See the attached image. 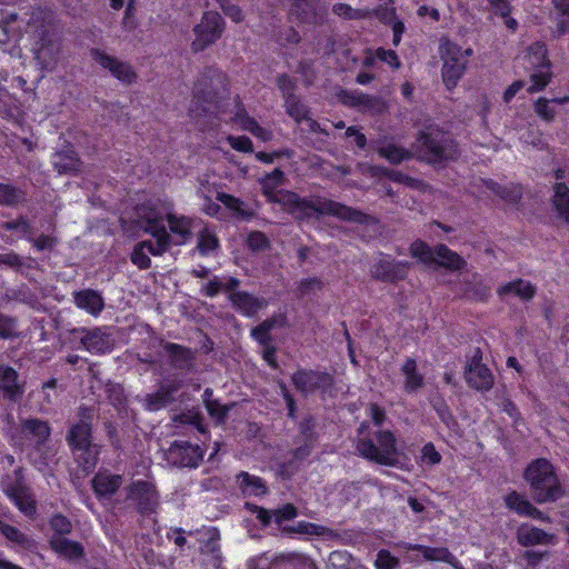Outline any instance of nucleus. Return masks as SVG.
<instances>
[{
	"label": "nucleus",
	"mask_w": 569,
	"mask_h": 569,
	"mask_svg": "<svg viewBox=\"0 0 569 569\" xmlns=\"http://www.w3.org/2000/svg\"><path fill=\"white\" fill-rule=\"evenodd\" d=\"M486 187L503 201L516 204L522 198V187L516 183L501 184L493 180H488Z\"/></svg>",
	"instance_id": "7c9ffc66"
},
{
	"label": "nucleus",
	"mask_w": 569,
	"mask_h": 569,
	"mask_svg": "<svg viewBox=\"0 0 569 569\" xmlns=\"http://www.w3.org/2000/svg\"><path fill=\"white\" fill-rule=\"evenodd\" d=\"M507 508L515 511L519 516L538 519L541 521H550V518L537 509L523 495L511 491L505 497Z\"/></svg>",
	"instance_id": "aec40b11"
},
{
	"label": "nucleus",
	"mask_w": 569,
	"mask_h": 569,
	"mask_svg": "<svg viewBox=\"0 0 569 569\" xmlns=\"http://www.w3.org/2000/svg\"><path fill=\"white\" fill-rule=\"evenodd\" d=\"M128 499L137 502L138 511L142 515L153 512L158 507V492L148 481H137L127 488Z\"/></svg>",
	"instance_id": "2eb2a0df"
},
{
	"label": "nucleus",
	"mask_w": 569,
	"mask_h": 569,
	"mask_svg": "<svg viewBox=\"0 0 569 569\" xmlns=\"http://www.w3.org/2000/svg\"><path fill=\"white\" fill-rule=\"evenodd\" d=\"M376 151L379 157L386 159L391 164H400L412 158L411 151L395 143H387L386 146L377 147Z\"/></svg>",
	"instance_id": "4c0bfd02"
},
{
	"label": "nucleus",
	"mask_w": 569,
	"mask_h": 569,
	"mask_svg": "<svg viewBox=\"0 0 569 569\" xmlns=\"http://www.w3.org/2000/svg\"><path fill=\"white\" fill-rule=\"evenodd\" d=\"M276 204L297 220L330 216L347 222L367 224L370 219L369 214L341 202L320 196L300 197L291 190L284 191Z\"/></svg>",
	"instance_id": "f257e3e1"
},
{
	"label": "nucleus",
	"mask_w": 569,
	"mask_h": 569,
	"mask_svg": "<svg viewBox=\"0 0 569 569\" xmlns=\"http://www.w3.org/2000/svg\"><path fill=\"white\" fill-rule=\"evenodd\" d=\"M463 378L469 388L480 392L490 391L495 383L493 373L487 365L466 366Z\"/></svg>",
	"instance_id": "f3484780"
},
{
	"label": "nucleus",
	"mask_w": 569,
	"mask_h": 569,
	"mask_svg": "<svg viewBox=\"0 0 569 569\" xmlns=\"http://www.w3.org/2000/svg\"><path fill=\"white\" fill-rule=\"evenodd\" d=\"M419 150L430 163L455 161L460 157L459 144L449 131L438 126H428L417 137Z\"/></svg>",
	"instance_id": "f03ea898"
},
{
	"label": "nucleus",
	"mask_w": 569,
	"mask_h": 569,
	"mask_svg": "<svg viewBox=\"0 0 569 569\" xmlns=\"http://www.w3.org/2000/svg\"><path fill=\"white\" fill-rule=\"evenodd\" d=\"M162 348L173 368L189 370L192 367L196 356L191 348L169 341L164 342Z\"/></svg>",
	"instance_id": "6ab92c4d"
},
{
	"label": "nucleus",
	"mask_w": 569,
	"mask_h": 569,
	"mask_svg": "<svg viewBox=\"0 0 569 569\" xmlns=\"http://www.w3.org/2000/svg\"><path fill=\"white\" fill-rule=\"evenodd\" d=\"M0 531L8 540L12 542H17L19 545H26L28 542V537L13 526L1 522Z\"/></svg>",
	"instance_id": "13d9d810"
},
{
	"label": "nucleus",
	"mask_w": 569,
	"mask_h": 569,
	"mask_svg": "<svg viewBox=\"0 0 569 569\" xmlns=\"http://www.w3.org/2000/svg\"><path fill=\"white\" fill-rule=\"evenodd\" d=\"M173 420L179 423L190 425L201 433L206 432L204 419L199 411L181 412Z\"/></svg>",
	"instance_id": "49530a36"
},
{
	"label": "nucleus",
	"mask_w": 569,
	"mask_h": 569,
	"mask_svg": "<svg viewBox=\"0 0 569 569\" xmlns=\"http://www.w3.org/2000/svg\"><path fill=\"white\" fill-rule=\"evenodd\" d=\"M276 83L278 89L281 91L283 99L290 94H296V83L287 73L278 74Z\"/></svg>",
	"instance_id": "69168bd1"
},
{
	"label": "nucleus",
	"mask_w": 569,
	"mask_h": 569,
	"mask_svg": "<svg viewBox=\"0 0 569 569\" xmlns=\"http://www.w3.org/2000/svg\"><path fill=\"white\" fill-rule=\"evenodd\" d=\"M67 442L77 462H98L100 446L92 442L90 422L81 420L72 425L67 435Z\"/></svg>",
	"instance_id": "6e6552de"
},
{
	"label": "nucleus",
	"mask_w": 569,
	"mask_h": 569,
	"mask_svg": "<svg viewBox=\"0 0 569 569\" xmlns=\"http://www.w3.org/2000/svg\"><path fill=\"white\" fill-rule=\"evenodd\" d=\"M359 455L370 462H399L397 455V438L390 430H378L372 438H362L357 442Z\"/></svg>",
	"instance_id": "0eeeda50"
},
{
	"label": "nucleus",
	"mask_w": 569,
	"mask_h": 569,
	"mask_svg": "<svg viewBox=\"0 0 569 569\" xmlns=\"http://www.w3.org/2000/svg\"><path fill=\"white\" fill-rule=\"evenodd\" d=\"M283 107L287 114L292 118L296 122L300 123L303 119H308L310 114L309 108L303 104L297 94H290L286 97Z\"/></svg>",
	"instance_id": "ea45409f"
},
{
	"label": "nucleus",
	"mask_w": 569,
	"mask_h": 569,
	"mask_svg": "<svg viewBox=\"0 0 569 569\" xmlns=\"http://www.w3.org/2000/svg\"><path fill=\"white\" fill-rule=\"evenodd\" d=\"M51 528L58 533V536L67 535L71 531L72 525L68 518L62 515H56L50 521Z\"/></svg>",
	"instance_id": "338daca9"
},
{
	"label": "nucleus",
	"mask_w": 569,
	"mask_h": 569,
	"mask_svg": "<svg viewBox=\"0 0 569 569\" xmlns=\"http://www.w3.org/2000/svg\"><path fill=\"white\" fill-rule=\"evenodd\" d=\"M526 59L532 69L551 67L547 46L542 41H536L528 47Z\"/></svg>",
	"instance_id": "e433bc0d"
},
{
	"label": "nucleus",
	"mask_w": 569,
	"mask_h": 569,
	"mask_svg": "<svg viewBox=\"0 0 569 569\" xmlns=\"http://www.w3.org/2000/svg\"><path fill=\"white\" fill-rule=\"evenodd\" d=\"M74 305L93 317H98L104 309L102 295L93 289H82L73 293Z\"/></svg>",
	"instance_id": "b1692460"
},
{
	"label": "nucleus",
	"mask_w": 569,
	"mask_h": 569,
	"mask_svg": "<svg viewBox=\"0 0 569 569\" xmlns=\"http://www.w3.org/2000/svg\"><path fill=\"white\" fill-rule=\"evenodd\" d=\"M3 229L7 231H20L26 239L32 232L30 222L22 216L16 220L6 221Z\"/></svg>",
	"instance_id": "bf43d9fd"
},
{
	"label": "nucleus",
	"mask_w": 569,
	"mask_h": 569,
	"mask_svg": "<svg viewBox=\"0 0 569 569\" xmlns=\"http://www.w3.org/2000/svg\"><path fill=\"white\" fill-rule=\"evenodd\" d=\"M282 531L287 532V533L320 536L326 531V528L315 525V523L301 521V522H298L296 526L283 527Z\"/></svg>",
	"instance_id": "de8ad7c7"
},
{
	"label": "nucleus",
	"mask_w": 569,
	"mask_h": 569,
	"mask_svg": "<svg viewBox=\"0 0 569 569\" xmlns=\"http://www.w3.org/2000/svg\"><path fill=\"white\" fill-rule=\"evenodd\" d=\"M261 192L268 203H277L286 189L277 190L284 182V172L280 168H274L260 179Z\"/></svg>",
	"instance_id": "5701e85b"
},
{
	"label": "nucleus",
	"mask_w": 569,
	"mask_h": 569,
	"mask_svg": "<svg viewBox=\"0 0 569 569\" xmlns=\"http://www.w3.org/2000/svg\"><path fill=\"white\" fill-rule=\"evenodd\" d=\"M247 246L252 252L264 251L270 248V240L262 231H251L247 237Z\"/></svg>",
	"instance_id": "09e8293b"
},
{
	"label": "nucleus",
	"mask_w": 569,
	"mask_h": 569,
	"mask_svg": "<svg viewBox=\"0 0 569 569\" xmlns=\"http://www.w3.org/2000/svg\"><path fill=\"white\" fill-rule=\"evenodd\" d=\"M316 427V419L310 415L305 417L300 421L298 426L299 435L297 437L296 442L302 443V446L298 447L295 450L296 458H303L305 456L309 455L310 449L312 448L317 440Z\"/></svg>",
	"instance_id": "412c9836"
},
{
	"label": "nucleus",
	"mask_w": 569,
	"mask_h": 569,
	"mask_svg": "<svg viewBox=\"0 0 569 569\" xmlns=\"http://www.w3.org/2000/svg\"><path fill=\"white\" fill-rule=\"evenodd\" d=\"M208 415L219 422H223L228 416L230 408L223 406L218 399H213L204 405Z\"/></svg>",
	"instance_id": "5fc2aeb1"
},
{
	"label": "nucleus",
	"mask_w": 569,
	"mask_h": 569,
	"mask_svg": "<svg viewBox=\"0 0 569 569\" xmlns=\"http://www.w3.org/2000/svg\"><path fill=\"white\" fill-rule=\"evenodd\" d=\"M37 251L52 250L58 244V239L50 234L41 233L37 238L32 237V232L27 237Z\"/></svg>",
	"instance_id": "603ef678"
},
{
	"label": "nucleus",
	"mask_w": 569,
	"mask_h": 569,
	"mask_svg": "<svg viewBox=\"0 0 569 569\" xmlns=\"http://www.w3.org/2000/svg\"><path fill=\"white\" fill-rule=\"evenodd\" d=\"M338 101L349 108H358L362 111L380 110L383 102L377 96L363 93L358 90L339 88L336 91Z\"/></svg>",
	"instance_id": "dca6fc26"
},
{
	"label": "nucleus",
	"mask_w": 569,
	"mask_h": 569,
	"mask_svg": "<svg viewBox=\"0 0 569 569\" xmlns=\"http://www.w3.org/2000/svg\"><path fill=\"white\" fill-rule=\"evenodd\" d=\"M227 74L216 66H207L194 82L192 90V104L200 108L201 114H207L211 108H218L220 102V92L213 87V81L220 84H227Z\"/></svg>",
	"instance_id": "20e7f679"
},
{
	"label": "nucleus",
	"mask_w": 569,
	"mask_h": 569,
	"mask_svg": "<svg viewBox=\"0 0 569 569\" xmlns=\"http://www.w3.org/2000/svg\"><path fill=\"white\" fill-rule=\"evenodd\" d=\"M131 262L137 266L140 270L149 269L151 266V259L149 254L137 243L130 254Z\"/></svg>",
	"instance_id": "4d7b16f0"
},
{
	"label": "nucleus",
	"mask_w": 569,
	"mask_h": 569,
	"mask_svg": "<svg viewBox=\"0 0 569 569\" xmlns=\"http://www.w3.org/2000/svg\"><path fill=\"white\" fill-rule=\"evenodd\" d=\"M411 262L397 260L391 254L379 252L378 258L370 266V276L377 281L397 283L408 278Z\"/></svg>",
	"instance_id": "9b49d317"
},
{
	"label": "nucleus",
	"mask_w": 569,
	"mask_h": 569,
	"mask_svg": "<svg viewBox=\"0 0 569 569\" xmlns=\"http://www.w3.org/2000/svg\"><path fill=\"white\" fill-rule=\"evenodd\" d=\"M141 211L142 213H140L139 220L144 232L163 224V217L156 208L143 206Z\"/></svg>",
	"instance_id": "79ce46f5"
},
{
	"label": "nucleus",
	"mask_w": 569,
	"mask_h": 569,
	"mask_svg": "<svg viewBox=\"0 0 569 569\" xmlns=\"http://www.w3.org/2000/svg\"><path fill=\"white\" fill-rule=\"evenodd\" d=\"M279 388H280V391H281V396H282V398H283V400L286 402L287 417L289 419L295 420L297 418V402H296V399L290 393V391L288 390V388H287L284 382H280L279 383Z\"/></svg>",
	"instance_id": "e2e57ef3"
},
{
	"label": "nucleus",
	"mask_w": 569,
	"mask_h": 569,
	"mask_svg": "<svg viewBox=\"0 0 569 569\" xmlns=\"http://www.w3.org/2000/svg\"><path fill=\"white\" fill-rule=\"evenodd\" d=\"M332 12L345 20H360L365 17L360 9H355L350 4L342 2L335 3Z\"/></svg>",
	"instance_id": "3c124183"
},
{
	"label": "nucleus",
	"mask_w": 569,
	"mask_h": 569,
	"mask_svg": "<svg viewBox=\"0 0 569 569\" xmlns=\"http://www.w3.org/2000/svg\"><path fill=\"white\" fill-rule=\"evenodd\" d=\"M409 253L423 266H436L451 272L461 271L467 266L465 258L445 243L430 247L425 240L416 239L409 246Z\"/></svg>",
	"instance_id": "7ed1b4c3"
},
{
	"label": "nucleus",
	"mask_w": 569,
	"mask_h": 569,
	"mask_svg": "<svg viewBox=\"0 0 569 569\" xmlns=\"http://www.w3.org/2000/svg\"><path fill=\"white\" fill-rule=\"evenodd\" d=\"M525 479L530 483L532 497L538 503L556 501L562 496L552 465H528Z\"/></svg>",
	"instance_id": "39448f33"
},
{
	"label": "nucleus",
	"mask_w": 569,
	"mask_h": 569,
	"mask_svg": "<svg viewBox=\"0 0 569 569\" xmlns=\"http://www.w3.org/2000/svg\"><path fill=\"white\" fill-rule=\"evenodd\" d=\"M23 197V192L17 187L0 182V204L7 207L17 206Z\"/></svg>",
	"instance_id": "c03bdc74"
},
{
	"label": "nucleus",
	"mask_w": 569,
	"mask_h": 569,
	"mask_svg": "<svg viewBox=\"0 0 569 569\" xmlns=\"http://www.w3.org/2000/svg\"><path fill=\"white\" fill-rule=\"evenodd\" d=\"M535 112L537 113L538 117L546 121L553 120L556 116V111L549 107V100L543 97H540L536 100Z\"/></svg>",
	"instance_id": "680f3d73"
},
{
	"label": "nucleus",
	"mask_w": 569,
	"mask_h": 569,
	"mask_svg": "<svg viewBox=\"0 0 569 569\" xmlns=\"http://www.w3.org/2000/svg\"><path fill=\"white\" fill-rule=\"evenodd\" d=\"M377 569H397L399 559L393 557L388 550H380L376 559Z\"/></svg>",
	"instance_id": "052dcab7"
},
{
	"label": "nucleus",
	"mask_w": 569,
	"mask_h": 569,
	"mask_svg": "<svg viewBox=\"0 0 569 569\" xmlns=\"http://www.w3.org/2000/svg\"><path fill=\"white\" fill-rule=\"evenodd\" d=\"M239 479L242 486L247 489H251L252 493L262 495L266 492V487L260 478L242 472L239 475Z\"/></svg>",
	"instance_id": "6e6d98bb"
},
{
	"label": "nucleus",
	"mask_w": 569,
	"mask_h": 569,
	"mask_svg": "<svg viewBox=\"0 0 569 569\" xmlns=\"http://www.w3.org/2000/svg\"><path fill=\"white\" fill-rule=\"evenodd\" d=\"M227 141H228L229 146L238 152H244V153L253 152L252 141L247 136H228Z\"/></svg>",
	"instance_id": "864d4df0"
},
{
	"label": "nucleus",
	"mask_w": 569,
	"mask_h": 569,
	"mask_svg": "<svg viewBox=\"0 0 569 569\" xmlns=\"http://www.w3.org/2000/svg\"><path fill=\"white\" fill-rule=\"evenodd\" d=\"M224 27V20L219 12H203L201 21L193 27L196 39L191 42V51L198 53L216 43L221 38Z\"/></svg>",
	"instance_id": "1a4fd4ad"
},
{
	"label": "nucleus",
	"mask_w": 569,
	"mask_h": 569,
	"mask_svg": "<svg viewBox=\"0 0 569 569\" xmlns=\"http://www.w3.org/2000/svg\"><path fill=\"white\" fill-rule=\"evenodd\" d=\"M295 389L305 397L319 392H329L335 385V378L328 371L298 368L290 377Z\"/></svg>",
	"instance_id": "9d476101"
},
{
	"label": "nucleus",
	"mask_w": 569,
	"mask_h": 569,
	"mask_svg": "<svg viewBox=\"0 0 569 569\" xmlns=\"http://www.w3.org/2000/svg\"><path fill=\"white\" fill-rule=\"evenodd\" d=\"M291 6L289 10V16L295 17V19L300 23L312 22L316 17V6L318 0H290Z\"/></svg>",
	"instance_id": "473e14b6"
},
{
	"label": "nucleus",
	"mask_w": 569,
	"mask_h": 569,
	"mask_svg": "<svg viewBox=\"0 0 569 569\" xmlns=\"http://www.w3.org/2000/svg\"><path fill=\"white\" fill-rule=\"evenodd\" d=\"M60 161L56 162L59 172H76L79 171L80 160L74 151H66L58 154Z\"/></svg>",
	"instance_id": "a18cd8bd"
},
{
	"label": "nucleus",
	"mask_w": 569,
	"mask_h": 569,
	"mask_svg": "<svg viewBox=\"0 0 569 569\" xmlns=\"http://www.w3.org/2000/svg\"><path fill=\"white\" fill-rule=\"evenodd\" d=\"M50 546L52 550L69 560H77L83 556V547L81 543L71 541L61 536H53L50 540Z\"/></svg>",
	"instance_id": "c756f323"
},
{
	"label": "nucleus",
	"mask_w": 569,
	"mask_h": 569,
	"mask_svg": "<svg viewBox=\"0 0 569 569\" xmlns=\"http://www.w3.org/2000/svg\"><path fill=\"white\" fill-rule=\"evenodd\" d=\"M18 371L8 365H0V395L3 399L16 402L23 396V386L19 383Z\"/></svg>",
	"instance_id": "a211bd4d"
},
{
	"label": "nucleus",
	"mask_w": 569,
	"mask_h": 569,
	"mask_svg": "<svg viewBox=\"0 0 569 569\" xmlns=\"http://www.w3.org/2000/svg\"><path fill=\"white\" fill-rule=\"evenodd\" d=\"M400 371L405 377L403 390L407 393H417L425 386V376L418 370L415 358H406Z\"/></svg>",
	"instance_id": "a878e982"
},
{
	"label": "nucleus",
	"mask_w": 569,
	"mask_h": 569,
	"mask_svg": "<svg viewBox=\"0 0 569 569\" xmlns=\"http://www.w3.org/2000/svg\"><path fill=\"white\" fill-rule=\"evenodd\" d=\"M182 388L180 379H164L158 389L144 398L148 411H158L176 401V393Z\"/></svg>",
	"instance_id": "4468645a"
},
{
	"label": "nucleus",
	"mask_w": 569,
	"mask_h": 569,
	"mask_svg": "<svg viewBox=\"0 0 569 569\" xmlns=\"http://www.w3.org/2000/svg\"><path fill=\"white\" fill-rule=\"evenodd\" d=\"M219 247L220 241L213 231H210L208 228H203L199 231L196 249L201 257L210 256L213 251L219 249Z\"/></svg>",
	"instance_id": "58836bf2"
},
{
	"label": "nucleus",
	"mask_w": 569,
	"mask_h": 569,
	"mask_svg": "<svg viewBox=\"0 0 569 569\" xmlns=\"http://www.w3.org/2000/svg\"><path fill=\"white\" fill-rule=\"evenodd\" d=\"M229 301L244 317H252L267 306L263 298L256 297L247 291H238L229 295Z\"/></svg>",
	"instance_id": "4be33fe9"
},
{
	"label": "nucleus",
	"mask_w": 569,
	"mask_h": 569,
	"mask_svg": "<svg viewBox=\"0 0 569 569\" xmlns=\"http://www.w3.org/2000/svg\"><path fill=\"white\" fill-rule=\"evenodd\" d=\"M166 220L170 231L181 238V240L176 242V244H183L191 238V218L187 216H177L172 212H169L166 214Z\"/></svg>",
	"instance_id": "2f4dec72"
},
{
	"label": "nucleus",
	"mask_w": 569,
	"mask_h": 569,
	"mask_svg": "<svg viewBox=\"0 0 569 569\" xmlns=\"http://www.w3.org/2000/svg\"><path fill=\"white\" fill-rule=\"evenodd\" d=\"M217 200L244 221H250L254 217V211L252 209L243 208V201L240 198L226 192H218Z\"/></svg>",
	"instance_id": "c9c22d12"
},
{
	"label": "nucleus",
	"mask_w": 569,
	"mask_h": 569,
	"mask_svg": "<svg viewBox=\"0 0 569 569\" xmlns=\"http://www.w3.org/2000/svg\"><path fill=\"white\" fill-rule=\"evenodd\" d=\"M300 34L293 27H288L283 31H280L277 36V41L281 46L297 44L300 42Z\"/></svg>",
	"instance_id": "774afa93"
},
{
	"label": "nucleus",
	"mask_w": 569,
	"mask_h": 569,
	"mask_svg": "<svg viewBox=\"0 0 569 569\" xmlns=\"http://www.w3.org/2000/svg\"><path fill=\"white\" fill-rule=\"evenodd\" d=\"M551 77V67L533 69V72L530 74L531 83L527 88V91L529 93H536L545 90V88L550 83Z\"/></svg>",
	"instance_id": "a19ab883"
},
{
	"label": "nucleus",
	"mask_w": 569,
	"mask_h": 569,
	"mask_svg": "<svg viewBox=\"0 0 569 569\" xmlns=\"http://www.w3.org/2000/svg\"><path fill=\"white\" fill-rule=\"evenodd\" d=\"M473 53L471 48L462 49L457 43L446 39L440 43V54L443 60L441 76L448 90L457 87L466 72L468 58Z\"/></svg>",
	"instance_id": "423d86ee"
},
{
	"label": "nucleus",
	"mask_w": 569,
	"mask_h": 569,
	"mask_svg": "<svg viewBox=\"0 0 569 569\" xmlns=\"http://www.w3.org/2000/svg\"><path fill=\"white\" fill-rule=\"evenodd\" d=\"M276 319L268 318L251 330V337L261 346L271 345V330L276 327Z\"/></svg>",
	"instance_id": "37998d69"
},
{
	"label": "nucleus",
	"mask_w": 569,
	"mask_h": 569,
	"mask_svg": "<svg viewBox=\"0 0 569 569\" xmlns=\"http://www.w3.org/2000/svg\"><path fill=\"white\" fill-rule=\"evenodd\" d=\"M516 538L518 543L522 547L551 545L555 542L553 535L530 525L519 526L516 532Z\"/></svg>",
	"instance_id": "393cba45"
},
{
	"label": "nucleus",
	"mask_w": 569,
	"mask_h": 569,
	"mask_svg": "<svg viewBox=\"0 0 569 569\" xmlns=\"http://www.w3.org/2000/svg\"><path fill=\"white\" fill-rule=\"evenodd\" d=\"M408 549L420 551L427 561H443L449 563L453 569H465L448 548H432L422 545H413L409 546Z\"/></svg>",
	"instance_id": "cd10ccee"
},
{
	"label": "nucleus",
	"mask_w": 569,
	"mask_h": 569,
	"mask_svg": "<svg viewBox=\"0 0 569 569\" xmlns=\"http://www.w3.org/2000/svg\"><path fill=\"white\" fill-rule=\"evenodd\" d=\"M74 332L80 335V345L91 355H107L114 349L116 337L113 327H81L76 329Z\"/></svg>",
	"instance_id": "f8f14e48"
},
{
	"label": "nucleus",
	"mask_w": 569,
	"mask_h": 569,
	"mask_svg": "<svg viewBox=\"0 0 569 569\" xmlns=\"http://www.w3.org/2000/svg\"><path fill=\"white\" fill-rule=\"evenodd\" d=\"M94 493L98 497L112 496L121 486L122 477L120 475H111L107 470L99 471L91 480Z\"/></svg>",
	"instance_id": "bb28decb"
},
{
	"label": "nucleus",
	"mask_w": 569,
	"mask_h": 569,
	"mask_svg": "<svg viewBox=\"0 0 569 569\" xmlns=\"http://www.w3.org/2000/svg\"><path fill=\"white\" fill-rule=\"evenodd\" d=\"M551 202L558 216L569 224V187L565 182L553 184Z\"/></svg>",
	"instance_id": "f704fd0d"
},
{
	"label": "nucleus",
	"mask_w": 569,
	"mask_h": 569,
	"mask_svg": "<svg viewBox=\"0 0 569 569\" xmlns=\"http://www.w3.org/2000/svg\"><path fill=\"white\" fill-rule=\"evenodd\" d=\"M7 492L11 500L24 515L33 516L36 513L34 500L31 498L26 487L16 485L8 488Z\"/></svg>",
	"instance_id": "72a5a7b5"
},
{
	"label": "nucleus",
	"mask_w": 569,
	"mask_h": 569,
	"mask_svg": "<svg viewBox=\"0 0 569 569\" xmlns=\"http://www.w3.org/2000/svg\"><path fill=\"white\" fill-rule=\"evenodd\" d=\"M18 320L14 317L0 312V339H12L17 338Z\"/></svg>",
	"instance_id": "8fccbe9b"
},
{
	"label": "nucleus",
	"mask_w": 569,
	"mask_h": 569,
	"mask_svg": "<svg viewBox=\"0 0 569 569\" xmlns=\"http://www.w3.org/2000/svg\"><path fill=\"white\" fill-rule=\"evenodd\" d=\"M90 56L102 68L108 69L111 76L119 81L126 84L136 82L138 76L128 62L120 61L98 48H92L90 50Z\"/></svg>",
	"instance_id": "ddd939ff"
},
{
	"label": "nucleus",
	"mask_w": 569,
	"mask_h": 569,
	"mask_svg": "<svg viewBox=\"0 0 569 569\" xmlns=\"http://www.w3.org/2000/svg\"><path fill=\"white\" fill-rule=\"evenodd\" d=\"M376 57L380 61L386 62L392 69H399L401 66L398 54L391 49L378 48L376 50Z\"/></svg>",
	"instance_id": "0e129e2a"
},
{
	"label": "nucleus",
	"mask_w": 569,
	"mask_h": 569,
	"mask_svg": "<svg viewBox=\"0 0 569 569\" xmlns=\"http://www.w3.org/2000/svg\"><path fill=\"white\" fill-rule=\"evenodd\" d=\"M22 430L26 435L30 436L38 445H44L51 436V427L48 421L29 418L22 422Z\"/></svg>",
	"instance_id": "c85d7f7f"
}]
</instances>
